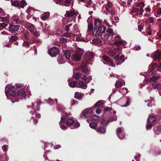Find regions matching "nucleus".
<instances>
[{
  "label": "nucleus",
  "mask_w": 161,
  "mask_h": 161,
  "mask_svg": "<svg viewBox=\"0 0 161 161\" xmlns=\"http://www.w3.org/2000/svg\"><path fill=\"white\" fill-rule=\"evenodd\" d=\"M83 55V52L82 50L79 49L72 56L71 58L73 61L76 62L79 61L81 59V57Z\"/></svg>",
  "instance_id": "1"
},
{
  "label": "nucleus",
  "mask_w": 161,
  "mask_h": 161,
  "mask_svg": "<svg viewBox=\"0 0 161 161\" xmlns=\"http://www.w3.org/2000/svg\"><path fill=\"white\" fill-rule=\"evenodd\" d=\"M14 89V88L13 86L11 84L6 85L5 87V93L8 99V95L13 97H15L16 95L15 92L13 90Z\"/></svg>",
  "instance_id": "2"
},
{
  "label": "nucleus",
  "mask_w": 161,
  "mask_h": 161,
  "mask_svg": "<svg viewBox=\"0 0 161 161\" xmlns=\"http://www.w3.org/2000/svg\"><path fill=\"white\" fill-rule=\"evenodd\" d=\"M67 124L68 125H71L70 128L71 129H74L79 127L80 126V124L79 122H77L74 123V121L72 119H69L66 121Z\"/></svg>",
  "instance_id": "3"
},
{
  "label": "nucleus",
  "mask_w": 161,
  "mask_h": 161,
  "mask_svg": "<svg viewBox=\"0 0 161 161\" xmlns=\"http://www.w3.org/2000/svg\"><path fill=\"white\" fill-rule=\"evenodd\" d=\"M59 53L58 48L56 47H53L48 51L49 55L52 57H56Z\"/></svg>",
  "instance_id": "4"
},
{
  "label": "nucleus",
  "mask_w": 161,
  "mask_h": 161,
  "mask_svg": "<svg viewBox=\"0 0 161 161\" xmlns=\"http://www.w3.org/2000/svg\"><path fill=\"white\" fill-rule=\"evenodd\" d=\"M122 51V48L121 47H119L117 48H114L111 50L108 51L107 53L109 55L113 57L116 53H119Z\"/></svg>",
  "instance_id": "5"
},
{
  "label": "nucleus",
  "mask_w": 161,
  "mask_h": 161,
  "mask_svg": "<svg viewBox=\"0 0 161 161\" xmlns=\"http://www.w3.org/2000/svg\"><path fill=\"white\" fill-rule=\"evenodd\" d=\"M24 90H19L17 91V94L20 96L22 97H25L26 96L25 94V91L28 93H30L29 90L28 86H25L24 87Z\"/></svg>",
  "instance_id": "6"
},
{
  "label": "nucleus",
  "mask_w": 161,
  "mask_h": 161,
  "mask_svg": "<svg viewBox=\"0 0 161 161\" xmlns=\"http://www.w3.org/2000/svg\"><path fill=\"white\" fill-rule=\"evenodd\" d=\"M79 13L75 10L66 11V14L67 17H72L74 16V20L75 19L76 16Z\"/></svg>",
  "instance_id": "7"
},
{
  "label": "nucleus",
  "mask_w": 161,
  "mask_h": 161,
  "mask_svg": "<svg viewBox=\"0 0 161 161\" xmlns=\"http://www.w3.org/2000/svg\"><path fill=\"white\" fill-rule=\"evenodd\" d=\"M124 56L121 55H117L114 57V59L117 61V64H120L124 61V59L123 58Z\"/></svg>",
  "instance_id": "8"
},
{
  "label": "nucleus",
  "mask_w": 161,
  "mask_h": 161,
  "mask_svg": "<svg viewBox=\"0 0 161 161\" xmlns=\"http://www.w3.org/2000/svg\"><path fill=\"white\" fill-rule=\"evenodd\" d=\"M152 58H154L155 61L161 60V55L159 52H156L153 53L151 55Z\"/></svg>",
  "instance_id": "9"
},
{
  "label": "nucleus",
  "mask_w": 161,
  "mask_h": 161,
  "mask_svg": "<svg viewBox=\"0 0 161 161\" xmlns=\"http://www.w3.org/2000/svg\"><path fill=\"white\" fill-rule=\"evenodd\" d=\"M115 42L119 44L125 45L126 44V42L123 40H121L120 37L117 36L115 37Z\"/></svg>",
  "instance_id": "10"
},
{
  "label": "nucleus",
  "mask_w": 161,
  "mask_h": 161,
  "mask_svg": "<svg viewBox=\"0 0 161 161\" xmlns=\"http://www.w3.org/2000/svg\"><path fill=\"white\" fill-rule=\"evenodd\" d=\"M116 133L119 138L123 139L124 137V131L120 127L117 130Z\"/></svg>",
  "instance_id": "11"
},
{
  "label": "nucleus",
  "mask_w": 161,
  "mask_h": 161,
  "mask_svg": "<svg viewBox=\"0 0 161 161\" xmlns=\"http://www.w3.org/2000/svg\"><path fill=\"white\" fill-rule=\"evenodd\" d=\"M93 110V109L91 108H86L82 112L81 114V116L86 117V114L92 113Z\"/></svg>",
  "instance_id": "12"
},
{
  "label": "nucleus",
  "mask_w": 161,
  "mask_h": 161,
  "mask_svg": "<svg viewBox=\"0 0 161 161\" xmlns=\"http://www.w3.org/2000/svg\"><path fill=\"white\" fill-rule=\"evenodd\" d=\"M64 55L63 57H61L60 59L66 58V59H69L71 56L70 52L69 51L64 50Z\"/></svg>",
  "instance_id": "13"
},
{
  "label": "nucleus",
  "mask_w": 161,
  "mask_h": 161,
  "mask_svg": "<svg viewBox=\"0 0 161 161\" xmlns=\"http://www.w3.org/2000/svg\"><path fill=\"white\" fill-rule=\"evenodd\" d=\"M102 58L103 60L107 62L108 63L107 64H109L110 66L115 67L114 65H113V63L112 61L106 55H104L103 56Z\"/></svg>",
  "instance_id": "14"
},
{
  "label": "nucleus",
  "mask_w": 161,
  "mask_h": 161,
  "mask_svg": "<svg viewBox=\"0 0 161 161\" xmlns=\"http://www.w3.org/2000/svg\"><path fill=\"white\" fill-rule=\"evenodd\" d=\"M117 119V117L116 115H115L113 117H111L110 118H109L107 122H106L104 120H103L102 121V123L103 125H107L108 123L107 122H112L114 121H116Z\"/></svg>",
  "instance_id": "15"
},
{
  "label": "nucleus",
  "mask_w": 161,
  "mask_h": 161,
  "mask_svg": "<svg viewBox=\"0 0 161 161\" xmlns=\"http://www.w3.org/2000/svg\"><path fill=\"white\" fill-rule=\"evenodd\" d=\"M80 78L83 80L86 81L87 83H89L92 80V78L91 76L87 77L84 75L81 74Z\"/></svg>",
  "instance_id": "16"
},
{
  "label": "nucleus",
  "mask_w": 161,
  "mask_h": 161,
  "mask_svg": "<svg viewBox=\"0 0 161 161\" xmlns=\"http://www.w3.org/2000/svg\"><path fill=\"white\" fill-rule=\"evenodd\" d=\"M9 30L13 31H17L19 29L18 25H10L9 27Z\"/></svg>",
  "instance_id": "17"
},
{
  "label": "nucleus",
  "mask_w": 161,
  "mask_h": 161,
  "mask_svg": "<svg viewBox=\"0 0 161 161\" xmlns=\"http://www.w3.org/2000/svg\"><path fill=\"white\" fill-rule=\"evenodd\" d=\"M65 118L64 117H61V119L60 122V126L61 129L64 130L67 129V128L65 126L63 125L62 124L64 123L65 122Z\"/></svg>",
  "instance_id": "18"
},
{
  "label": "nucleus",
  "mask_w": 161,
  "mask_h": 161,
  "mask_svg": "<svg viewBox=\"0 0 161 161\" xmlns=\"http://www.w3.org/2000/svg\"><path fill=\"white\" fill-rule=\"evenodd\" d=\"M26 27L31 32H33L35 31L34 25L31 24H29L26 25Z\"/></svg>",
  "instance_id": "19"
},
{
  "label": "nucleus",
  "mask_w": 161,
  "mask_h": 161,
  "mask_svg": "<svg viewBox=\"0 0 161 161\" xmlns=\"http://www.w3.org/2000/svg\"><path fill=\"white\" fill-rule=\"evenodd\" d=\"M87 82L86 83H84L82 81H80L79 83V87L82 89H85L87 87Z\"/></svg>",
  "instance_id": "20"
},
{
  "label": "nucleus",
  "mask_w": 161,
  "mask_h": 161,
  "mask_svg": "<svg viewBox=\"0 0 161 161\" xmlns=\"http://www.w3.org/2000/svg\"><path fill=\"white\" fill-rule=\"evenodd\" d=\"M83 97V94L79 92H76L75 94V97L78 99H80Z\"/></svg>",
  "instance_id": "21"
},
{
  "label": "nucleus",
  "mask_w": 161,
  "mask_h": 161,
  "mask_svg": "<svg viewBox=\"0 0 161 161\" xmlns=\"http://www.w3.org/2000/svg\"><path fill=\"white\" fill-rule=\"evenodd\" d=\"M50 13L49 12H46L44 13L41 17V19L43 20H46L49 17Z\"/></svg>",
  "instance_id": "22"
},
{
  "label": "nucleus",
  "mask_w": 161,
  "mask_h": 161,
  "mask_svg": "<svg viewBox=\"0 0 161 161\" xmlns=\"http://www.w3.org/2000/svg\"><path fill=\"white\" fill-rule=\"evenodd\" d=\"M9 16L8 15L6 14V16L5 17H0V21L3 22H8L9 21Z\"/></svg>",
  "instance_id": "23"
},
{
  "label": "nucleus",
  "mask_w": 161,
  "mask_h": 161,
  "mask_svg": "<svg viewBox=\"0 0 161 161\" xmlns=\"http://www.w3.org/2000/svg\"><path fill=\"white\" fill-rule=\"evenodd\" d=\"M101 20L99 19H96L94 21V25L97 28L101 25Z\"/></svg>",
  "instance_id": "24"
},
{
  "label": "nucleus",
  "mask_w": 161,
  "mask_h": 161,
  "mask_svg": "<svg viewBox=\"0 0 161 161\" xmlns=\"http://www.w3.org/2000/svg\"><path fill=\"white\" fill-rule=\"evenodd\" d=\"M11 21L14 23L19 24L20 20L18 18L16 17H12L11 19Z\"/></svg>",
  "instance_id": "25"
},
{
  "label": "nucleus",
  "mask_w": 161,
  "mask_h": 161,
  "mask_svg": "<svg viewBox=\"0 0 161 161\" xmlns=\"http://www.w3.org/2000/svg\"><path fill=\"white\" fill-rule=\"evenodd\" d=\"M27 12L29 14L27 15V18L28 19H29L30 18L29 16V15L31 16L34 13V11L32 9H31L30 8H28L27 10Z\"/></svg>",
  "instance_id": "26"
},
{
  "label": "nucleus",
  "mask_w": 161,
  "mask_h": 161,
  "mask_svg": "<svg viewBox=\"0 0 161 161\" xmlns=\"http://www.w3.org/2000/svg\"><path fill=\"white\" fill-rule=\"evenodd\" d=\"M47 102L48 103L50 104H52V102L53 103V104H56L57 103V100L56 99L54 100H53L49 98Z\"/></svg>",
  "instance_id": "27"
},
{
  "label": "nucleus",
  "mask_w": 161,
  "mask_h": 161,
  "mask_svg": "<svg viewBox=\"0 0 161 161\" xmlns=\"http://www.w3.org/2000/svg\"><path fill=\"white\" fill-rule=\"evenodd\" d=\"M119 91L120 93H122L123 95H126L128 92V90L126 88L124 87L120 89Z\"/></svg>",
  "instance_id": "28"
},
{
  "label": "nucleus",
  "mask_w": 161,
  "mask_h": 161,
  "mask_svg": "<svg viewBox=\"0 0 161 161\" xmlns=\"http://www.w3.org/2000/svg\"><path fill=\"white\" fill-rule=\"evenodd\" d=\"M156 120V118L153 116H150L148 119V121L149 123H152L155 122Z\"/></svg>",
  "instance_id": "29"
},
{
  "label": "nucleus",
  "mask_w": 161,
  "mask_h": 161,
  "mask_svg": "<svg viewBox=\"0 0 161 161\" xmlns=\"http://www.w3.org/2000/svg\"><path fill=\"white\" fill-rule=\"evenodd\" d=\"M106 28L104 25H102L98 28V30L100 33H103L106 30Z\"/></svg>",
  "instance_id": "30"
},
{
  "label": "nucleus",
  "mask_w": 161,
  "mask_h": 161,
  "mask_svg": "<svg viewBox=\"0 0 161 161\" xmlns=\"http://www.w3.org/2000/svg\"><path fill=\"white\" fill-rule=\"evenodd\" d=\"M91 118L92 120L97 121L99 119V117L95 114L92 115Z\"/></svg>",
  "instance_id": "31"
},
{
  "label": "nucleus",
  "mask_w": 161,
  "mask_h": 161,
  "mask_svg": "<svg viewBox=\"0 0 161 161\" xmlns=\"http://www.w3.org/2000/svg\"><path fill=\"white\" fill-rule=\"evenodd\" d=\"M63 57V56H60L58 59V63L60 64L64 63L66 61V58H65V59L63 58L62 59H60V57Z\"/></svg>",
  "instance_id": "32"
},
{
  "label": "nucleus",
  "mask_w": 161,
  "mask_h": 161,
  "mask_svg": "<svg viewBox=\"0 0 161 161\" xmlns=\"http://www.w3.org/2000/svg\"><path fill=\"white\" fill-rule=\"evenodd\" d=\"M81 68L82 73H87V72H88V70L86 66H82Z\"/></svg>",
  "instance_id": "33"
},
{
  "label": "nucleus",
  "mask_w": 161,
  "mask_h": 161,
  "mask_svg": "<svg viewBox=\"0 0 161 161\" xmlns=\"http://www.w3.org/2000/svg\"><path fill=\"white\" fill-rule=\"evenodd\" d=\"M103 105L102 103L100 101L98 102L95 105L94 107L95 108H99Z\"/></svg>",
  "instance_id": "34"
},
{
  "label": "nucleus",
  "mask_w": 161,
  "mask_h": 161,
  "mask_svg": "<svg viewBox=\"0 0 161 161\" xmlns=\"http://www.w3.org/2000/svg\"><path fill=\"white\" fill-rule=\"evenodd\" d=\"M73 33H74V34H72V33H70L66 34L65 35V36L67 37H68L70 38L73 39L74 35H76V34L75 33V31H74Z\"/></svg>",
  "instance_id": "35"
},
{
  "label": "nucleus",
  "mask_w": 161,
  "mask_h": 161,
  "mask_svg": "<svg viewBox=\"0 0 161 161\" xmlns=\"http://www.w3.org/2000/svg\"><path fill=\"white\" fill-rule=\"evenodd\" d=\"M81 74L80 73H76L74 75V77L75 79L77 80L80 78Z\"/></svg>",
  "instance_id": "36"
},
{
  "label": "nucleus",
  "mask_w": 161,
  "mask_h": 161,
  "mask_svg": "<svg viewBox=\"0 0 161 161\" xmlns=\"http://www.w3.org/2000/svg\"><path fill=\"white\" fill-rule=\"evenodd\" d=\"M112 7V4L109 2H108V3L106 6V10L107 11H108V12H109V11H108L109 8H111Z\"/></svg>",
  "instance_id": "37"
},
{
  "label": "nucleus",
  "mask_w": 161,
  "mask_h": 161,
  "mask_svg": "<svg viewBox=\"0 0 161 161\" xmlns=\"http://www.w3.org/2000/svg\"><path fill=\"white\" fill-rule=\"evenodd\" d=\"M97 131L99 133H104L105 132V130L102 127H98L97 129Z\"/></svg>",
  "instance_id": "38"
},
{
  "label": "nucleus",
  "mask_w": 161,
  "mask_h": 161,
  "mask_svg": "<svg viewBox=\"0 0 161 161\" xmlns=\"http://www.w3.org/2000/svg\"><path fill=\"white\" fill-rule=\"evenodd\" d=\"M5 23H0V30L4 28L8 25V24H6L7 22H5ZM8 22H7V23Z\"/></svg>",
  "instance_id": "39"
},
{
  "label": "nucleus",
  "mask_w": 161,
  "mask_h": 161,
  "mask_svg": "<svg viewBox=\"0 0 161 161\" xmlns=\"http://www.w3.org/2000/svg\"><path fill=\"white\" fill-rule=\"evenodd\" d=\"M12 5L13 6L17 7L19 8H20L19 3L17 1H14L13 3H12Z\"/></svg>",
  "instance_id": "40"
},
{
  "label": "nucleus",
  "mask_w": 161,
  "mask_h": 161,
  "mask_svg": "<svg viewBox=\"0 0 161 161\" xmlns=\"http://www.w3.org/2000/svg\"><path fill=\"white\" fill-rule=\"evenodd\" d=\"M76 84V82L75 81H71L70 83H69V86L71 87H75V85Z\"/></svg>",
  "instance_id": "41"
},
{
  "label": "nucleus",
  "mask_w": 161,
  "mask_h": 161,
  "mask_svg": "<svg viewBox=\"0 0 161 161\" xmlns=\"http://www.w3.org/2000/svg\"><path fill=\"white\" fill-rule=\"evenodd\" d=\"M90 55V57L88 58L87 60H89L91 58H92L93 57V53H88L87 54H86L85 56H84V58H85L86 57H87V56Z\"/></svg>",
  "instance_id": "42"
},
{
  "label": "nucleus",
  "mask_w": 161,
  "mask_h": 161,
  "mask_svg": "<svg viewBox=\"0 0 161 161\" xmlns=\"http://www.w3.org/2000/svg\"><path fill=\"white\" fill-rule=\"evenodd\" d=\"M90 127L92 129H95L97 126V124L95 122H93L89 125Z\"/></svg>",
  "instance_id": "43"
},
{
  "label": "nucleus",
  "mask_w": 161,
  "mask_h": 161,
  "mask_svg": "<svg viewBox=\"0 0 161 161\" xmlns=\"http://www.w3.org/2000/svg\"><path fill=\"white\" fill-rule=\"evenodd\" d=\"M92 41L94 43H99L101 42V41L98 38L94 39L92 40Z\"/></svg>",
  "instance_id": "44"
},
{
  "label": "nucleus",
  "mask_w": 161,
  "mask_h": 161,
  "mask_svg": "<svg viewBox=\"0 0 161 161\" xmlns=\"http://www.w3.org/2000/svg\"><path fill=\"white\" fill-rule=\"evenodd\" d=\"M122 85L121 82L119 81H117L115 83V86L117 88L119 87Z\"/></svg>",
  "instance_id": "45"
},
{
  "label": "nucleus",
  "mask_w": 161,
  "mask_h": 161,
  "mask_svg": "<svg viewBox=\"0 0 161 161\" xmlns=\"http://www.w3.org/2000/svg\"><path fill=\"white\" fill-rule=\"evenodd\" d=\"M18 37L16 36H12L10 39V41L11 42H14L17 40Z\"/></svg>",
  "instance_id": "46"
},
{
  "label": "nucleus",
  "mask_w": 161,
  "mask_h": 161,
  "mask_svg": "<svg viewBox=\"0 0 161 161\" xmlns=\"http://www.w3.org/2000/svg\"><path fill=\"white\" fill-rule=\"evenodd\" d=\"M26 5L27 3L25 1L22 0L21 1V6L22 8H23Z\"/></svg>",
  "instance_id": "47"
},
{
  "label": "nucleus",
  "mask_w": 161,
  "mask_h": 161,
  "mask_svg": "<svg viewBox=\"0 0 161 161\" xmlns=\"http://www.w3.org/2000/svg\"><path fill=\"white\" fill-rule=\"evenodd\" d=\"M158 79V77L156 76H153L150 79V80L152 82H155Z\"/></svg>",
  "instance_id": "48"
},
{
  "label": "nucleus",
  "mask_w": 161,
  "mask_h": 161,
  "mask_svg": "<svg viewBox=\"0 0 161 161\" xmlns=\"http://www.w3.org/2000/svg\"><path fill=\"white\" fill-rule=\"evenodd\" d=\"M137 7H141V8H143L144 7L145 5L144 3H140L136 5Z\"/></svg>",
  "instance_id": "49"
},
{
  "label": "nucleus",
  "mask_w": 161,
  "mask_h": 161,
  "mask_svg": "<svg viewBox=\"0 0 161 161\" xmlns=\"http://www.w3.org/2000/svg\"><path fill=\"white\" fill-rule=\"evenodd\" d=\"M72 25V24H69L67 25L65 27V30L68 32L69 31V28Z\"/></svg>",
  "instance_id": "50"
},
{
  "label": "nucleus",
  "mask_w": 161,
  "mask_h": 161,
  "mask_svg": "<svg viewBox=\"0 0 161 161\" xmlns=\"http://www.w3.org/2000/svg\"><path fill=\"white\" fill-rule=\"evenodd\" d=\"M22 45L26 47H29L30 46V44L27 42L24 41Z\"/></svg>",
  "instance_id": "51"
},
{
  "label": "nucleus",
  "mask_w": 161,
  "mask_h": 161,
  "mask_svg": "<svg viewBox=\"0 0 161 161\" xmlns=\"http://www.w3.org/2000/svg\"><path fill=\"white\" fill-rule=\"evenodd\" d=\"M0 160L1 161H8V158L6 156H3Z\"/></svg>",
  "instance_id": "52"
},
{
  "label": "nucleus",
  "mask_w": 161,
  "mask_h": 161,
  "mask_svg": "<svg viewBox=\"0 0 161 161\" xmlns=\"http://www.w3.org/2000/svg\"><path fill=\"white\" fill-rule=\"evenodd\" d=\"M60 42L61 43H64L67 42V39L65 38L62 37L60 39Z\"/></svg>",
  "instance_id": "53"
},
{
  "label": "nucleus",
  "mask_w": 161,
  "mask_h": 161,
  "mask_svg": "<svg viewBox=\"0 0 161 161\" xmlns=\"http://www.w3.org/2000/svg\"><path fill=\"white\" fill-rule=\"evenodd\" d=\"M0 15L1 16L5 15L4 11L1 8H0Z\"/></svg>",
  "instance_id": "54"
},
{
  "label": "nucleus",
  "mask_w": 161,
  "mask_h": 161,
  "mask_svg": "<svg viewBox=\"0 0 161 161\" xmlns=\"http://www.w3.org/2000/svg\"><path fill=\"white\" fill-rule=\"evenodd\" d=\"M130 98L127 97V101L126 102V104L125 105L122 106V107H127L129 105V101H130Z\"/></svg>",
  "instance_id": "55"
},
{
  "label": "nucleus",
  "mask_w": 161,
  "mask_h": 161,
  "mask_svg": "<svg viewBox=\"0 0 161 161\" xmlns=\"http://www.w3.org/2000/svg\"><path fill=\"white\" fill-rule=\"evenodd\" d=\"M8 146L6 145H4L2 147V149L4 152L6 151L7 150Z\"/></svg>",
  "instance_id": "56"
},
{
  "label": "nucleus",
  "mask_w": 161,
  "mask_h": 161,
  "mask_svg": "<svg viewBox=\"0 0 161 161\" xmlns=\"http://www.w3.org/2000/svg\"><path fill=\"white\" fill-rule=\"evenodd\" d=\"M153 87L154 88H156L157 87L158 84L156 82H153L152 84Z\"/></svg>",
  "instance_id": "57"
},
{
  "label": "nucleus",
  "mask_w": 161,
  "mask_h": 161,
  "mask_svg": "<svg viewBox=\"0 0 161 161\" xmlns=\"http://www.w3.org/2000/svg\"><path fill=\"white\" fill-rule=\"evenodd\" d=\"M139 9L138 8H134L131 11V13H136L138 11Z\"/></svg>",
  "instance_id": "58"
},
{
  "label": "nucleus",
  "mask_w": 161,
  "mask_h": 161,
  "mask_svg": "<svg viewBox=\"0 0 161 161\" xmlns=\"http://www.w3.org/2000/svg\"><path fill=\"white\" fill-rule=\"evenodd\" d=\"M161 131V125H159L157 129V133H158V132Z\"/></svg>",
  "instance_id": "59"
},
{
  "label": "nucleus",
  "mask_w": 161,
  "mask_h": 161,
  "mask_svg": "<svg viewBox=\"0 0 161 161\" xmlns=\"http://www.w3.org/2000/svg\"><path fill=\"white\" fill-rule=\"evenodd\" d=\"M107 31L108 33H110L111 34H113V31L112 29L109 28L107 30Z\"/></svg>",
  "instance_id": "60"
},
{
  "label": "nucleus",
  "mask_w": 161,
  "mask_h": 161,
  "mask_svg": "<svg viewBox=\"0 0 161 161\" xmlns=\"http://www.w3.org/2000/svg\"><path fill=\"white\" fill-rule=\"evenodd\" d=\"M134 48L135 50H139L140 49V47L139 45H136Z\"/></svg>",
  "instance_id": "61"
},
{
  "label": "nucleus",
  "mask_w": 161,
  "mask_h": 161,
  "mask_svg": "<svg viewBox=\"0 0 161 161\" xmlns=\"http://www.w3.org/2000/svg\"><path fill=\"white\" fill-rule=\"evenodd\" d=\"M139 11V15H140L141 16H142V15L143 12V8H141L140 9Z\"/></svg>",
  "instance_id": "62"
},
{
  "label": "nucleus",
  "mask_w": 161,
  "mask_h": 161,
  "mask_svg": "<svg viewBox=\"0 0 161 161\" xmlns=\"http://www.w3.org/2000/svg\"><path fill=\"white\" fill-rule=\"evenodd\" d=\"M157 70L158 71H161V63L158 66Z\"/></svg>",
  "instance_id": "63"
},
{
  "label": "nucleus",
  "mask_w": 161,
  "mask_h": 161,
  "mask_svg": "<svg viewBox=\"0 0 161 161\" xmlns=\"http://www.w3.org/2000/svg\"><path fill=\"white\" fill-rule=\"evenodd\" d=\"M157 14L160 15L161 14V8H159L157 12Z\"/></svg>",
  "instance_id": "64"
}]
</instances>
